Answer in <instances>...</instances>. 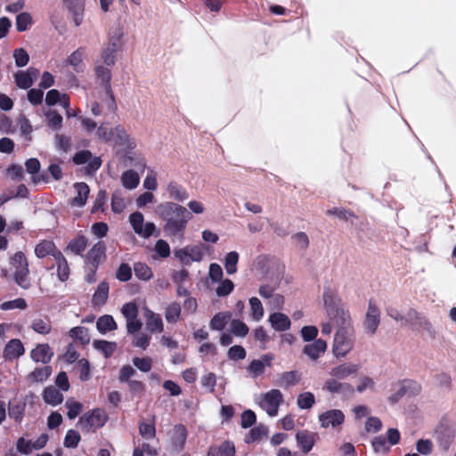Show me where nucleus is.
<instances>
[{
  "instance_id": "nucleus-21",
  "label": "nucleus",
  "mask_w": 456,
  "mask_h": 456,
  "mask_svg": "<svg viewBox=\"0 0 456 456\" xmlns=\"http://www.w3.org/2000/svg\"><path fill=\"white\" fill-rule=\"evenodd\" d=\"M187 430L183 425H176L169 433V442L173 449L181 451L186 442Z\"/></svg>"
},
{
  "instance_id": "nucleus-25",
  "label": "nucleus",
  "mask_w": 456,
  "mask_h": 456,
  "mask_svg": "<svg viewBox=\"0 0 456 456\" xmlns=\"http://www.w3.org/2000/svg\"><path fill=\"white\" fill-rule=\"evenodd\" d=\"M53 353L48 344L37 345L30 353L33 361L46 363L51 361Z\"/></svg>"
},
{
  "instance_id": "nucleus-35",
  "label": "nucleus",
  "mask_w": 456,
  "mask_h": 456,
  "mask_svg": "<svg viewBox=\"0 0 456 456\" xmlns=\"http://www.w3.org/2000/svg\"><path fill=\"white\" fill-rule=\"evenodd\" d=\"M105 256V244L102 241H98L87 253L88 261L96 265Z\"/></svg>"
},
{
  "instance_id": "nucleus-1",
  "label": "nucleus",
  "mask_w": 456,
  "mask_h": 456,
  "mask_svg": "<svg viewBox=\"0 0 456 456\" xmlns=\"http://www.w3.org/2000/svg\"><path fill=\"white\" fill-rule=\"evenodd\" d=\"M323 308L326 319L321 324L322 333L330 335L332 331L338 333L352 327V319L348 310L341 304L337 293L326 289L322 295Z\"/></svg>"
},
{
  "instance_id": "nucleus-17",
  "label": "nucleus",
  "mask_w": 456,
  "mask_h": 456,
  "mask_svg": "<svg viewBox=\"0 0 456 456\" xmlns=\"http://www.w3.org/2000/svg\"><path fill=\"white\" fill-rule=\"evenodd\" d=\"M86 49L79 47L72 52L64 61L66 66L72 68L77 73L86 69Z\"/></svg>"
},
{
  "instance_id": "nucleus-60",
  "label": "nucleus",
  "mask_w": 456,
  "mask_h": 456,
  "mask_svg": "<svg viewBox=\"0 0 456 456\" xmlns=\"http://www.w3.org/2000/svg\"><path fill=\"white\" fill-rule=\"evenodd\" d=\"M233 288V282L229 279H225L220 281V284L216 289V293L218 297H224L232 293Z\"/></svg>"
},
{
  "instance_id": "nucleus-8",
  "label": "nucleus",
  "mask_w": 456,
  "mask_h": 456,
  "mask_svg": "<svg viewBox=\"0 0 456 456\" xmlns=\"http://www.w3.org/2000/svg\"><path fill=\"white\" fill-rule=\"evenodd\" d=\"M346 416L341 410L330 409L318 416V421L322 428L339 430L345 423Z\"/></svg>"
},
{
  "instance_id": "nucleus-33",
  "label": "nucleus",
  "mask_w": 456,
  "mask_h": 456,
  "mask_svg": "<svg viewBox=\"0 0 456 456\" xmlns=\"http://www.w3.org/2000/svg\"><path fill=\"white\" fill-rule=\"evenodd\" d=\"M454 433L450 428H442L436 431V440L440 449L443 452H447L453 441Z\"/></svg>"
},
{
  "instance_id": "nucleus-7",
  "label": "nucleus",
  "mask_w": 456,
  "mask_h": 456,
  "mask_svg": "<svg viewBox=\"0 0 456 456\" xmlns=\"http://www.w3.org/2000/svg\"><path fill=\"white\" fill-rule=\"evenodd\" d=\"M11 265L14 268V279L19 286L23 289L30 287L28 278V261L22 252H17L12 258Z\"/></svg>"
},
{
  "instance_id": "nucleus-55",
  "label": "nucleus",
  "mask_w": 456,
  "mask_h": 456,
  "mask_svg": "<svg viewBox=\"0 0 456 456\" xmlns=\"http://www.w3.org/2000/svg\"><path fill=\"white\" fill-rule=\"evenodd\" d=\"M47 117V125L53 130H59L61 127L62 117L55 110H49L45 113Z\"/></svg>"
},
{
  "instance_id": "nucleus-9",
  "label": "nucleus",
  "mask_w": 456,
  "mask_h": 456,
  "mask_svg": "<svg viewBox=\"0 0 456 456\" xmlns=\"http://www.w3.org/2000/svg\"><path fill=\"white\" fill-rule=\"evenodd\" d=\"M108 419L106 412L101 409H94L86 412L78 420V424L86 431H94L104 426Z\"/></svg>"
},
{
  "instance_id": "nucleus-59",
  "label": "nucleus",
  "mask_w": 456,
  "mask_h": 456,
  "mask_svg": "<svg viewBox=\"0 0 456 456\" xmlns=\"http://www.w3.org/2000/svg\"><path fill=\"white\" fill-rule=\"evenodd\" d=\"M27 307V303L23 298H16L11 301H6L1 304L0 308L4 311L20 309L23 310Z\"/></svg>"
},
{
  "instance_id": "nucleus-12",
  "label": "nucleus",
  "mask_w": 456,
  "mask_h": 456,
  "mask_svg": "<svg viewBox=\"0 0 456 456\" xmlns=\"http://www.w3.org/2000/svg\"><path fill=\"white\" fill-rule=\"evenodd\" d=\"M159 215L165 220L176 217H191L188 210L174 201H167L158 206Z\"/></svg>"
},
{
  "instance_id": "nucleus-47",
  "label": "nucleus",
  "mask_w": 456,
  "mask_h": 456,
  "mask_svg": "<svg viewBox=\"0 0 456 456\" xmlns=\"http://www.w3.org/2000/svg\"><path fill=\"white\" fill-rule=\"evenodd\" d=\"M57 263V274L61 281H66L69 277V266L66 259L58 252L55 256Z\"/></svg>"
},
{
  "instance_id": "nucleus-30",
  "label": "nucleus",
  "mask_w": 456,
  "mask_h": 456,
  "mask_svg": "<svg viewBox=\"0 0 456 456\" xmlns=\"http://www.w3.org/2000/svg\"><path fill=\"white\" fill-rule=\"evenodd\" d=\"M123 29L116 27L110 31L105 45L118 52L123 46Z\"/></svg>"
},
{
  "instance_id": "nucleus-48",
  "label": "nucleus",
  "mask_w": 456,
  "mask_h": 456,
  "mask_svg": "<svg viewBox=\"0 0 456 456\" xmlns=\"http://www.w3.org/2000/svg\"><path fill=\"white\" fill-rule=\"evenodd\" d=\"M65 406L68 409L67 416L70 419L77 417L83 410L82 403L76 401L74 398H69L66 401Z\"/></svg>"
},
{
  "instance_id": "nucleus-16",
  "label": "nucleus",
  "mask_w": 456,
  "mask_h": 456,
  "mask_svg": "<svg viewBox=\"0 0 456 456\" xmlns=\"http://www.w3.org/2000/svg\"><path fill=\"white\" fill-rule=\"evenodd\" d=\"M380 322V312L378 306L370 302L366 312L363 327L367 333L374 334Z\"/></svg>"
},
{
  "instance_id": "nucleus-56",
  "label": "nucleus",
  "mask_w": 456,
  "mask_h": 456,
  "mask_svg": "<svg viewBox=\"0 0 456 456\" xmlns=\"http://www.w3.org/2000/svg\"><path fill=\"white\" fill-rule=\"evenodd\" d=\"M120 311L126 321L138 316V308L134 302L124 304Z\"/></svg>"
},
{
  "instance_id": "nucleus-11",
  "label": "nucleus",
  "mask_w": 456,
  "mask_h": 456,
  "mask_svg": "<svg viewBox=\"0 0 456 456\" xmlns=\"http://www.w3.org/2000/svg\"><path fill=\"white\" fill-rule=\"evenodd\" d=\"M274 360L273 354H265L257 359L252 360L246 368L248 375L252 379H256L265 372L266 368H271Z\"/></svg>"
},
{
  "instance_id": "nucleus-15",
  "label": "nucleus",
  "mask_w": 456,
  "mask_h": 456,
  "mask_svg": "<svg viewBox=\"0 0 456 456\" xmlns=\"http://www.w3.org/2000/svg\"><path fill=\"white\" fill-rule=\"evenodd\" d=\"M191 217H176L165 219L163 230L167 236L183 239L186 224Z\"/></svg>"
},
{
  "instance_id": "nucleus-51",
  "label": "nucleus",
  "mask_w": 456,
  "mask_h": 456,
  "mask_svg": "<svg viewBox=\"0 0 456 456\" xmlns=\"http://www.w3.org/2000/svg\"><path fill=\"white\" fill-rule=\"evenodd\" d=\"M87 239L85 236H78L72 240L68 248L75 254L82 253L87 247Z\"/></svg>"
},
{
  "instance_id": "nucleus-19",
  "label": "nucleus",
  "mask_w": 456,
  "mask_h": 456,
  "mask_svg": "<svg viewBox=\"0 0 456 456\" xmlns=\"http://www.w3.org/2000/svg\"><path fill=\"white\" fill-rule=\"evenodd\" d=\"M63 4L75 25L80 26L84 18L85 0H63Z\"/></svg>"
},
{
  "instance_id": "nucleus-36",
  "label": "nucleus",
  "mask_w": 456,
  "mask_h": 456,
  "mask_svg": "<svg viewBox=\"0 0 456 456\" xmlns=\"http://www.w3.org/2000/svg\"><path fill=\"white\" fill-rule=\"evenodd\" d=\"M58 251L54 244L50 240H43L35 247V254L37 257L43 258L47 256H57Z\"/></svg>"
},
{
  "instance_id": "nucleus-14",
  "label": "nucleus",
  "mask_w": 456,
  "mask_h": 456,
  "mask_svg": "<svg viewBox=\"0 0 456 456\" xmlns=\"http://www.w3.org/2000/svg\"><path fill=\"white\" fill-rule=\"evenodd\" d=\"M277 289L269 284H262L258 289V294L267 299V304L273 309H280L284 305V297L275 292Z\"/></svg>"
},
{
  "instance_id": "nucleus-37",
  "label": "nucleus",
  "mask_w": 456,
  "mask_h": 456,
  "mask_svg": "<svg viewBox=\"0 0 456 456\" xmlns=\"http://www.w3.org/2000/svg\"><path fill=\"white\" fill-rule=\"evenodd\" d=\"M96 328L100 333H106L117 330L118 325L111 315L105 314L98 319Z\"/></svg>"
},
{
  "instance_id": "nucleus-18",
  "label": "nucleus",
  "mask_w": 456,
  "mask_h": 456,
  "mask_svg": "<svg viewBox=\"0 0 456 456\" xmlns=\"http://www.w3.org/2000/svg\"><path fill=\"white\" fill-rule=\"evenodd\" d=\"M327 342L323 339H315L304 346L303 354L313 362H317L327 350Z\"/></svg>"
},
{
  "instance_id": "nucleus-3",
  "label": "nucleus",
  "mask_w": 456,
  "mask_h": 456,
  "mask_svg": "<svg viewBox=\"0 0 456 456\" xmlns=\"http://www.w3.org/2000/svg\"><path fill=\"white\" fill-rule=\"evenodd\" d=\"M254 273L256 279L264 282L263 284L280 288L283 282L287 283L284 277V267L265 256H260L256 260Z\"/></svg>"
},
{
  "instance_id": "nucleus-46",
  "label": "nucleus",
  "mask_w": 456,
  "mask_h": 456,
  "mask_svg": "<svg viewBox=\"0 0 456 456\" xmlns=\"http://www.w3.org/2000/svg\"><path fill=\"white\" fill-rule=\"evenodd\" d=\"M69 334L72 338L80 341L82 344H88L90 341L89 332L86 327H74Z\"/></svg>"
},
{
  "instance_id": "nucleus-29",
  "label": "nucleus",
  "mask_w": 456,
  "mask_h": 456,
  "mask_svg": "<svg viewBox=\"0 0 456 456\" xmlns=\"http://www.w3.org/2000/svg\"><path fill=\"white\" fill-rule=\"evenodd\" d=\"M30 328L37 334L46 336L52 331L51 320L46 316H37L31 321Z\"/></svg>"
},
{
  "instance_id": "nucleus-52",
  "label": "nucleus",
  "mask_w": 456,
  "mask_h": 456,
  "mask_svg": "<svg viewBox=\"0 0 456 456\" xmlns=\"http://www.w3.org/2000/svg\"><path fill=\"white\" fill-rule=\"evenodd\" d=\"M134 270L135 276L141 280L148 281L152 277L151 269L143 263H136Z\"/></svg>"
},
{
  "instance_id": "nucleus-34",
  "label": "nucleus",
  "mask_w": 456,
  "mask_h": 456,
  "mask_svg": "<svg viewBox=\"0 0 456 456\" xmlns=\"http://www.w3.org/2000/svg\"><path fill=\"white\" fill-rule=\"evenodd\" d=\"M232 319L229 311L216 313L210 320L209 327L213 330H222Z\"/></svg>"
},
{
  "instance_id": "nucleus-39",
  "label": "nucleus",
  "mask_w": 456,
  "mask_h": 456,
  "mask_svg": "<svg viewBox=\"0 0 456 456\" xmlns=\"http://www.w3.org/2000/svg\"><path fill=\"white\" fill-rule=\"evenodd\" d=\"M139 182V175L133 170H127L121 175L122 185L127 190L135 189L138 186Z\"/></svg>"
},
{
  "instance_id": "nucleus-6",
  "label": "nucleus",
  "mask_w": 456,
  "mask_h": 456,
  "mask_svg": "<svg viewBox=\"0 0 456 456\" xmlns=\"http://www.w3.org/2000/svg\"><path fill=\"white\" fill-rule=\"evenodd\" d=\"M354 347V332L349 329L335 333L332 352L336 358H344Z\"/></svg>"
},
{
  "instance_id": "nucleus-24",
  "label": "nucleus",
  "mask_w": 456,
  "mask_h": 456,
  "mask_svg": "<svg viewBox=\"0 0 456 456\" xmlns=\"http://www.w3.org/2000/svg\"><path fill=\"white\" fill-rule=\"evenodd\" d=\"M167 196L172 200L184 201L189 198V194L182 184L176 181H170L166 185Z\"/></svg>"
},
{
  "instance_id": "nucleus-27",
  "label": "nucleus",
  "mask_w": 456,
  "mask_h": 456,
  "mask_svg": "<svg viewBox=\"0 0 456 456\" xmlns=\"http://www.w3.org/2000/svg\"><path fill=\"white\" fill-rule=\"evenodd\" d=\"M25 352L20 340L12 339L7 343L4 350V356L7 360H14L21 356Z\"/></svg>"
},
{
  "instance_id": "nucleus-43",
  "label": "nucleus",
  "mask_w": 456,
  "mask_h": 456,
  "mask_svg": "<svg viewBox=\"0 0 456 456\" xmlns=\"http://www.w3.org/2000/svg\"><path fill=\"white\" fill-rule=\"evenodd\" d=\"M355 391L359 394H362L367 391L375 392L376 383L372 378L369 376H362L357 381Z\"/></svg>"
},
{
  "instance_id": "nucleus-49",
  "label": "nucleus",
  "mask_w": 456,
  "mask_h": 456,
  "mask_svg": "<svg viewBox=\"0 0 456 456\" xmlns=\"http://www.w3.org/2000/svg\"><path fill=\"white\" fill-rule=\"evenodd\" d=\"M94 347L102 352L105 357H109L115 351L117 345L115 342L96 340L94 342Z\"/></svg>"
},
{
  "instance_id": "nucleus-10",
  "label": "nucleus",
  "mask_w": 456,
  "mask_h": 456,
  "mask_svg": "<svg viewBox=\"0 0 456 456\" xmlns=\"http://www.w3.org/2000/svg\"><path fill=\"white\" fill-rule=\"evenodd\" d=\"M128 220L134 232L140 237L148 239L155 234V224L152 222H145L144 216L141 212L135 211L132 213L129 216Z\"/></svg>"
},
{
  "instance_id": "nucleus-28",
  "label": "nucleus",
  "mask_w": 456,
  "mask_h": 456,
  "mask_svg": "<svg viewBox=\"0 0 456 456\" xmlns=\"http://www.w3.org/2000/svg\"><path fill=\"white\" fill-rule=\"evenodd\" d=\"M115 145L134 148V142L131 140L127 133L121 126H116L113 128L112 139L110 142Z\"/></svg>"
},
{
  "instance_id": "nucleus-13",
  "label": "nucleus",
  "mask_w": 456,
  "mask_h": 456,
  "mask_svg": "<svg viewBox=\"0 0 456 456\" xmlns=\"http://www.w3.org/2000/svg\"><path fill=\"white\" fill-rule=\"evenodd\" d=\"M73 161L77 165H86V169L88 174L95 172L102 165V159L93 156L87 150L77 152L73 157Z\"/></svg>"
},
{
  "instance_id": "nucleus-42",
  "label": "nucleus",
  "mask_w": 456,
  "mask_h": 456,
  "mask_svg": "<svg viewBox=\"0 0 456 456\" xmlns=\"http://www.w3.org/2000/svg\"><path fill=\"white\" fill-rule=\"evenodd\" d=\"M248 304L251 318L256 322L260 321L264 317L265 310L259 298L252 297L249 298Z\"/></svg>"
},
{
  "instance_id": "nucleus-63",
  "label": "nucleus",
  "mask_w": 456,
  "mask_h": 456,
  "mask_svg": "<svg viewBox=\"0 0 456 456\" xmlns=\"http://www.w3.org/2000/svg\"><path fill=\"white\" fill-rule=\"evenodd\" d=\"M352 413L355 420L360 421L362 419L370 417V410L368 406L358 404L352 408Z\"/></svg>"
},
{
  "instance_id": "nucleus-61",
  "label": "nucleus",
  "mask_w": 456,
  "mask_h": 456,
  "mask_svg": "<svg viewBox=\"0 0 456 456\" xmlns=\"http://www.w3.org/2000/svg\"><path fill=\"white\" fill-rule=\"evenodd\" d=\"M31 23V16L27 12L20 13L16 18V28L19 31L27 30Z\"/></svg>"
},
{
  "instance_id": "nucleus-45",
  "label": "nucleus",
  "mask_w": 456,
  "mask_h": 456,
  "mask_svg": "<svg viewBox=\"0 0 456 456\" xmlns=\"http://www.w3.org/2000/svg\"><path fill=\"white\" fill-rule=\"evenodd\" d=\"M181 306L178 303L173 302L167 305L165 317L167 322L175 323L179 320Z\"/></svg>"
},
{
  "instance_id": "nucleus-31",
  "label": "nucleus",
  "mask_w": 456,
  "mask_h": 456,
  "mask_svg": "<svg viewBox=\"0 0 456 456\" xmlns=\"http://www.w3.org/2000/svg\"><path fill=\"white\" fill-rule=\"evenodd\" d=\"M109 289L110 288L108 282H100L93 295L92 303L94 306L101 307L105 305L109 297Z\"/></svg>"
},
{
  "instance_id": "nucleus-26",
  "label": "nucleus",
  "mask_w": 456,
  "mask_h": 456,
  "mask_svg": "<svg viewBox=\"0 0 456 456\" xmlns=\"http://www.w3.org/2000/svg\"><path fill=\"white\" fill-rule=\"evenodd\" d=\"M76 195L71 200V205L74 207L81 208L86 205L90 189L85 183H77L74 184Z\"/></svg>"
},
{
  "instance_id": "nucleus-2",
  "label": "nucleus",
  "mask_w": 456,
  "mask_h": 456,
  "mask_svg": "<svg viewBox=\"0 0 456 456\" xmlns=\"http://www.w3.org/2000/svg\"><path fill=\"white\" fill-rule=\"evenodd\" d=\"M360 369L361 365L353 362H344L335 365L330 370L329 377L323 383L322 390L330 395H334L351 389V386L342 382V380L357 376Z\"/></svg>"
},
{
  "instance_id": "nucleus-5",
  "label": "nucleus",
  "mask_w": 456,
  "mask_h": 456,
  "mask_svg": "<svg viewBox=\"0 0 456 456\" xmlns=\"http://www.w3.org/2000/svg\"><path fill=\"white\" fill-rule=\"evenodd\" d=\"M283 401V395L279 389H271L262 394L257 398L259 407L264 410L270 417H275L278 414L279 407Z\"/></svg>"
},
{
  "instance_id": "nucleus-53",
  "label": "nucleus",
  "mask_w": 456,
  "mask_h": 456,
  "mask_svg": "<svg viewBox=\"0 0 456 456\" xmlns=\"http://www.w3.org/2000/svg\"><path fill=\"white\" fill-rule=\"evenodd\" d=\"M281 380L287 386H295L301 380V374L297 370L286 371L281 374Z\"/></svg>"
},
{
  "instance_id": "nucleus-38",
  "label": "nucleus",
  "mask_w": 456,
  "mask_h": 456,
  "mask_svg": "<svg viewBox=\"0 0 456 456\" xmlns=\"http://www.w3.org/2000/svg\"><path fill=\"white\" fill-rule=\"evenodd\" d=\"M235 447L232 444L224 443L209 449L208 456H234Z\"/></svg>"
},
{
  "instance_id": "nucleus-50",
  "label": "nucleus",
  "mask_w": 456,
  "mask_h": 456,
  "mask_svg": "<svg viewBox=\"0 0 456 456\" xmlns=\"http://www.w3.org/2000/svg\"><path fill=\"white\" fill-rule=\"evenodd\" d=\"M18 126L20 128V135L24 137L25 141L30 142L32 139L31 134L33 132V127L29 120L24 117L20 118L18 121Z\"/></svg>"
},
{
  "instance_id": "nucleus-64",
  "label": "nucleus",
  "mask_w": 456,
  "mask_h": 456,
  "mask_svg": "<svg viewBox=\"0 0 456 456\" xmlns=\"http://www.w3.org/2000/svg\"><path fill=\"white\" fill-rule=\"evenodd\" d=\"M154 250L162 258L168 257L171 252L168 243L162 239L156 241Z\"/></svg>"
},
{
  "instance_id": "nucleus-4",
  "label": "nucleus",
  "mask_w": 456,
  "mask_h": 456,
  "mask_svg": "<svg viewBox=\"0 0 456 456\" xmlns=\"http://www.w3.org/2000/svg\"><path fill=\"white\" fill-rule=\"evenodd\" d=\"M175 258L184 266H190L193 263H200L204 257L203 246L186 245L174 250Z\"/></svg>"
},
{
  "instance_id": "nucleus-41",
  "label": "nucleus",
  "mask_w": 456,
  "mask_h": 456,
  "mask_svg": "<svg viewBox=\"0 0 456 456\" xmlns=\"http://www.w3.org/2000/svg\"><path fill=\"white\" fill-rule=\"evenodd\" d=\"M314 404L315 397L312 392H302L297 397V406L301 410H309Z\"/></svg>"
},
{
  "instance_id": "nucleus-20",
  "label": "nucleus",
  "mask_w": 456,
  "mask_h": 456,
  "mask_svg": "<svg viewBox=\"0 0 456 456\" xmlns=\"http://www.w3.org/2000/svg\"><path fill=\"white\" fill-rule=\"evenodd\" d=\"M316 434L306 429L298 430L296 433L297 447L304 453H308L315 444Z\"/></svg>"
},
{
  "instance_id": "nucleus-54",
  "label": "nucleus",
  "mask_w": 456,
  "mask_h": 456,
  "mask_svg": "<svg viewBox=\"0 0 456 456\" xmlns=\"http://www.w3.org/2000/svg\"><path fill=\"white\" fill-rule=\"evenodd\" d=\"M382 428L381 420L375 416H370L364 423V430L367 433H378Z\"/></svg>"
},
{
  "instance_id": "nucleus-44",
  "label": "nucleus",
  "mask_w": 456,
  "mask_h": 456,
  "mask_svg": "<svg viewBox=\"0 0 456 456\" xmlns=\"http://www.w3.org/2000/svg\"><path fill=\"white\" fill-rule=\"evenodd\" d=\"M238 262L239 254L236 251H231L225 256L224 265L228 274H233L237 272Z\"/></svg>"
},
{
  "instance_id": "nucleus-57",
  "label": "nucleus",
  "mask_w": 456,
  "mask_h": 456,
  "mask_svg": "<svg viewBox=\"0 0 456 456\" xmlns=\"http://www.w3.org/2000/svg\"><path fill=\"white\" fill-rule=\"evenodd\" d=\"M433 443L429 439H419L416 442V450L419 454L429 455L433 452Z\"/></svg>"
},
{
  "instance_id": "nucleus-23",
  "label": "nucleus",
  "mask_w": 456,
  "mask_h": 456,
  "mask_svg": "<svg viewBox=\"0 0 456 456\" xmlns=\"http://www.w3.org/2000/svg\"><path fill=\"white\" fill-rule=\"evenodd\" d=\"M144 318L146 321V328L151 333H160L164 330V323L159 314H155L151 310L144 309Z\"/></svg>"
},
{
  "instance_id": "nucleus-40",
  "label": "nucleus",
  "mask_w": 456,
  "mask_h": 456,
  "mask_svg": "<svg viewBox=\"0 0 456 456\" xmlns=\"http://www.w3.org/2000/svg\"><path fill=\"white\" fill-rule=\"evenodd\" d=\"M44 401L51 405H58L63 401V395L61 392L53 387H48L43 393Z\"/></svg>"
},
{
  "instance_id": "nucleus-62",
  "label": "nucleus",
  "mask_w": 456,
  "mask_h": 456,
  "mask_svg": "<svg viewBox=\"0 0 456 456\" xmlns=\"http://www.w3.org/2000/svg\"><path fill=\"white\" fill-rule=\"evenodd\" d=\"M300 334L304 341L312 342L316 339L318 329L313 325L304 326L300 330Z\"/></svg>"
},
{
  "instance_id": "nucleus-32",
  "label": "nucleus",
  "mask_w": 456,
  "mask_h": 456,
  "mask_svg": "<svg viewBox=\"0 0 456 456\" xmlns=\"http://www.w3.org/2000/svg\"><path fill=\"white\" fill-rule=\"evenodd\" d=\"M271 326L279 331L287 330L290 327V320L281 313H274L269 316Z\"/></svg>"
},
{
  "instance_id": "nucleus-22",
  "label": "nucleus",
  "mask_w": 456,
  "mask_h": 456,
  "mask_svg": "<svg viewBox=\"0 0 456 456\" xmlns=\"http://www.w3.org/2000/svg\"><path fill=\"white\" fill-rule=\"evenodd\" d=\"M37 75V69L29 68L25 71H19L15 73L14 80L18 87L21 89H28L33 85L34 79Z\"/></svg>"
},
{
  "instance_id": "nucleus-58",
  "label": "nucleus",
  "mask_w": 456,
  "mask_h": 456,
  "mask_svg": "<svg viewBox=\"0 0 456 456\" xmlns=\"http://www.w3.org/2000/svg\"><path fill=\"white\" fill-rule=\"evenodd\" d=\"M117 53V51L105 45L101 54L102 62L106 66L114 65Z\"/></svg>"
}]
</instances>
